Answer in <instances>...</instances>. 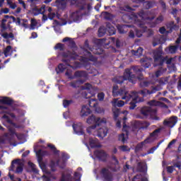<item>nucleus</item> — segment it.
Wrapping results in <instances>:
<instances>
[{
  "label": "nucleus",
  "instance_id": "obj_1",
  "mask_svg": "<svg viewBox=\"0 0 181 181\" xmlns=\"http://www.w3.org/2000/svg\"><path fill=\"white\" fill-rule=\"evenodd\" d=\"M39 145L36 144L34 146V151L36 153L37 157V160L40 168L45 175L42 176L43 181H51V180H56V177L51 174V172H54L56 170V167L58 166L60 168H64L66 166V160L69 158V156L65 153H61V158L54 163L52 161L50 165H47L42 162V156L47 155L46 151H42L39 150L37 151Z\"/></svg>",
  "mask_w": 181,
  "mask_h": 181
},
{
  "label": "nucleus",
  "instance_id": "obj_2",
  "mask_svg": "<svg viewBox=\"0 0 181 181\" xmlns=\"http://www.w3.org/2000/svg\"><path fill=\"white\" fill-rule=\"evenodd\" d=\"M112 95L114 97L124 95V96L122 97V99L125 100L126 103L132 100V102L130 103L131 106L129 107V109L131 110H133L136 107V103L141 102L138 93H134V92L128 93L127 90H122L120 92H118V86L116 85L113 86Z\"/></svg>",
  "mask_w": 181,
  "mask_h": 181
},
{
  "label": "nucleus",
  "instance_id": "obj_3",
  "mask_svg": "<svg viewBox=\"0 0 181 181\" xmlns=\"http://www.w3.org/2000/svg\"><path fill=\"white\" fill-rule=\"evenodd\" d=\"M64 57H69L71 58V59L69 60H64V64H60L58 65V70H59V72H63L64 70H66V75H69L71 70H74V69H77V67H79L80 65H78V63L75 62V64L73 65L74 63V59H77V57L76 56V52L73 53H69V54H63Z\"/></svg>",
  "mask_w": 181,
  "mask_h": 181
},
{
  "label": "nucleus",
  "instance_id": "obj_4",
  "mask_svg": "<svg viewBox=\"0 0 181 181\" xmlns=\"http://www.w3.org/2000/svg\"><path fill=\"white\" fill-rule=\"evenodd\" d=\"M86 123L91 126L87 128V132L89 134L96 132V129L107 124V119L105 117H98L95 115H91L88 117Z\"/></svg>",
  "mask_w": 181,
  "mask_h": 181
},
{
  "label": "nucleus",
  "instance_id": "obj_5",
  "mask_svg": "<svg viewBox=\"0 0 181 181\" xmlns=\"http://www.w3.org/2000/svg\"><path fill=\"white\" fill-rule=\"evenodd\" d=\"M132 70H133L134 73L136 74V76L134 75H131L130 70L126 69L123 77H119L117 83H122L124 81H129V82L134 83V81H135L136 78H138L139 80H142L141 73L143 71V69L140 68L139 66H135Z\"/></svg>",
  "mask_w": 181,
  "mask_h": 181
},
{
  "label": "nucleus",
  "instance_id": "obj_6",
  "mask_svg": "<svg viewBox=\"0 0 181 181\" xmlns=\"http://www.w3.org/2000/svg\"><path fill=\"white\" fill-rule=\"evenodd\" d=\"M148 105L151 107H145L141 110V113L145 117H148V115H153V114L156 113V110L153 108V107L161 106L162 103L158 101L151 100L148 102Z\"/></svg>",
  "mask_w": 181,
  "mask_h": 181
},
{
  "label": "nucleus",
  "instance_id": "obj_7",
  "mask_svg": "<svg viewBox=\"0 0 181 181\" xmlns=\"http://www.w3.org/2000/svg\"><path fill=\"white\" fill-rule=\"evenodd\" d=\"M163 54V53L162 51V48H159L158 50L154 52H153L154 62L158 65H162L165 62L167 64L172 63L173 58H170V59H168V58H163L162 57Z\"/></svg>",
  "mask_w": 181,
  "mask_h": 181
},
{
  "label": "nucleus",
  "instance_id": "obj_8",
  "mask_svg": "<svg viewBox=\"0 0 181 181\" xmlns=\"http://www.w3.org/2000/svg\"><path fill=\"white\" fill-rule=\"evenodd\" d=\"M108 133V128L106 127L105 124H102L100 127H98L96 129L95 132H93L90 134L94 136L97 135L99 138L103 139L105 138Z\"/></svg>",
  "mask_w": 181,
  "mask_h": 181
},
{
  "label": "nucleus",
  "instance_id": "obj_9",
  "mask_svg": "<svg viewBox=\"0 0 181 181\" xmlns=\"http://www.w3.org/2000/svg\"><path fill=\"white\" fill-rule=\"evenodd\" d=\"M158 133H159V130L153 131V133L150 134L148 139H146V140L144 142H142L141 144L137 146V148L140 149L143 148L146 144L153 142L156 139H157Z\"/></svg>",
  "mask_w": 181,
  "mask_h": 181
},
{
  "label": "nucleus",
  "instance_id": "obj_10",
  "mask_svg": "<svg viewBox=\"0 0 181 181\" xmlns=\"http://www.w3.org/2000/svg\"><path fill=\"white\" fill-rule=\"evenodd\" d=\"M23 161L21 159H16L11 162V170H16V173H21L23 170Z\"/></svg>",
  "mask_w": 181,
  "mask_h": 181
},
{
  "label": "nucleus",
  "instance_id": "obj_11",
  "mask_svg": "<svg viewBox=\"0 0 181 181\" xmlns=\"http://www.w3.org/2000/svg\"><path fill=\"white\" fill-rule=\"evenodd\" d=\"M112 168L110 167L103 168L102 171H100V175L103 177L105 181H112L113 175L112 173Z\"/></svg>",
  "mask_w": 181,
  "mask_h": 181
},
{
  "label": "nucleus",
  "instance_id": "obj_12",
  "mask_svg": "<svg viewBox=\"0 0 181 181\" xmlns=\"http://www.w3.org/2000/svg\"><path fill=\"white\" fill-rule=\"evenodd\" d=\"M6 18H11V21L15 22L17 26H21L25 29L29 28L28 21L26 19H21L20 18L16 19V18L12 16H6Z\"/></svg>",
  "mask_w": 181,
  "mask_h": 181
},
{
  "label": "nucleus",
  "instance_id": "obj_13",
  "mask_svg": "<svg viewBox=\"0 0 181 181\" xmlns=\"http://www.w3.org/2000/svg\"><path fill=\"white\" fill-rule=\"evenodd\" d=\"M80 171H82V168H78L77 172L75 173L74 178H71V175H69L66 176L62 175L61 181H81L80 178H81V174Z\"/></svg>",
  "mask_w": 181,
  "mask_h": 181
},
{
  "label": "nucleus",
  "instance_id": "obj_14",
  "mask_svg": "<svg viewBox=\"0 0 181 181\" xmlns=\"http://www.w3.org/2000/svg\"><path fill=\"white\" fill-rule=\"evenodd\" d=\"M68 1L72 4L76 3V0H57L55 1V4H54V6L58 9H64L66 7Z\"/></svg>",
  "mask_w": 181,
  "mask_h": 181
},
{
  "label": "nucleus",
  "instance_id": "obj_15",
  "mask_svg": "<svg viewBox=\"0 0 181 181\" xmlns=\"http://www.w3.org/2000/svg\"><path fill=\"white\" fill-rule=\"evenodd\" d=\"M130 129L129 127H127L125 124V122H123V133L119 136V140L123 142L124 144L127 143L128 139V131Z\"/></svg>",
  "mask_w": 181,
  "mask_h": 181
},
{
  "label": "nucleus",
  "instance_id": "obj_16",
  "mask_svg": "<svg viewBox=\"0 0 181 181\" xmlns=\"http://www.w3.org/2000/svg\"><path fill=\"white\" fill-rule=\"evenodd\" d=\"M179 27L171 23L169 25H167V29L164 27L160 28L159 32L160 34H168L172 33L173 30H178Z\"/></svg>",
  "mask_w": 181,
  "mask_h": 181
},
{
  "label": "nucleus",
  "instance_id": "obj_17",
  "mask_svg": "<svg viewBox=\"0 0 181 181\" xmlns=\"http://www.w3.org/2000/svg\"><path fill=\"white\" fill-rule=\"evenodd\" d=\"M73 129L75 134L82 135L83 134V127L81 122L74 123L73 124Z\"/></svg>",
  "mask_w": 181,
  "mask_h": 181
},
{
  "label": "nucleus",
  "instance_id": "obj_18",
  "mask_svg": "<svg viewBox=\"0 0 181 181\" xmlns=\"http://www.w3.org/2000/svg\"><path fill=\"white\" fill-rule=\"evenodd\" d=\"M98 104V102L96 99L92 98L89 101V105L91 107H94L97 112L98 113L104 112V109L97 107Z\"/></svg>",
  "mask_w": 181,
  "mask_h": 181
},
{
  "label": "nucleus",
  "instance_id": "obj_19",
  "mask_svg": "<svg viewBox=\"0 0 181 181\" xmlns=\"http://www.w3.org/2000/svg\"><path fill=\"white\" fill-rule=\"evenodd\" d=\"M82 89L87 90L88 91H89L92 96H93L95 95V93L98 90L97 88L93 87L90 83H85L82 87Z\"/></svg>",
  "mask_w": 181,
  "mask_h": 181
},
{
  "label": "nucleus",
  "instance_id": "obj_20",
  "mask_svg": "<svg viewBox=\"0 0 181 181\" xmlns=\"http://www.w3.org/2000/svg\"><path fill=\"white\" fill-rule=\"evenodd\" d=\"M177 122V117H172L168 120H165L164 124L168 126V127L173 128V127L175 125Z\"/></svg>",
  "mask_w": 181,
  "mask_h": 181
},
{
  "label": "nucleus",
  "instance_id": "obj_21",
  "mask_svg": "<svg viewBox=\"0 0 181 181\" xmlns=\"http://www.w3.org/2000/svg\"><path fill=\"white\" fill-rule=\"evenodd\" d=\"M81 16H82V13H81L80 11L73 12L70 15V19L74 22H78V21H80V19L81 18Z\"/></svg>",
  "mask_w": 181,
  "mask_h": 181
},
{
  "label": "nucleus",
  "instance_id": "obj_22",
  "mask_svg": "<svg viewBox=\"0 0 181 181\" xmlns=\"http://www.w3.org/2000/svg\"><path fill=\"white\" fill-rule=\"evenodd\" d=\"M134 21L138 25L141 26L144 23L145 16L143 13H141L134 18Z\"/></svg>",
  "mask_w": 181,
  "mask_h": 181
},
{
  "label": "nucleus",
  "instance_id": "obj_23",
  "mask_svg": "<svg viewBox=\"0 0 181 181\" xmlns=\"http://www.w3.org/2000/svg\"><path fill=\"white\" fill-rule=\"evenodd\" d=\"M94 155L102 160H105L107 158V154L101 150H98L95 151Z\"/></svg>",
  "mask_w": 181,
  "mask_h": 181
},
{
  "label": "nucleus",
  "instance_id": "obj_24",
  "mask_svg": "<svg viewBox=\"0 0 181 181\" xmlns=\"http://www.w3.org/2000/svg\"><path fill=\"white\" fill-rule=\"evenodd\" d=\"M45 11L47 12V7L45 5H43L40 8H35L33 9V13L35 16H37L38 14H43Z\"/></svg>",
  "mask_w": 181,
  "mask_h": 181
},
{
  "label": "nucleus",
  "instance_id": "obj_25",
  "mask_svg": "<svg viewBox=\"0 0 181 181\" xmlns=\"http://www.w3.org/2000/svg\"><path fill=\"white\" fill-rule=\"evenodd\" d=\"M89 144L91 148H97V147L100 146V144L98 139H95V137H90Z\"/></svg>",
  "mask_w": 181,
  "mask_h": 181
},
{
  "label": "nucleus",
  "instance_id": "obj_26",
  "mask_svg": "<svg viewBox=\"0 0 181 181\" xmlns=\"http://www.w3.org/2000/svg\"><path fill=\"white\" fill-rule=\"evenodd\" d=\"M91 113L90 109L88 106H83L81 111V117H88Z\"/></svg>",
  "mask_w": 181,
  "mask_h": 181
},
{
  "label": "nucleus",
  "instance_id": "obj_27",
  "mask_svg": "<svg viewBox=\"0 0 181 181\" xmlns=\"http://www.w3.org/2000/svg\"><path fill=\"white\" fill-rule=\"evenodd\" d=\"M8 130L10 131V134L13 136H16L18 140H23L25 139V135L24 134H18L14 129L8 128Z\"/></svg>",
  "mask_w": 181,
  "mask_h": 181
},
{
  "label": "nucleus",
  "instance_id": "obj_28",
  "mask_svg": "<svg viewBox=\"0 0 181 181\" xmlns=\"http://www.w3.org/2000/svg\"><path fill=\"white\" fill-rule=\"evenodd\" d=\"M133 181H148V176L146 174L143 175H137L133 179Z\"/></svg>",
  "mask_w": 181,
  "mask_h": 181
},
{
  "label": "nucleus",
  "instance_id": "obj_29",
  "mask_svg": "<svg viewBox=\"0 0 181 181\" xmlns=\"http://www.w3.org/2000/svg\"><path fill=\"white\" fill-rule=\"evenodd\" d=\"M47 12L48 13V17L51 21L56 17L57 12L51 7H47Z\"/></svg>",
  "mask_w": 181,
  "mask_h": 181
},
{
  "label": "nucleus",
  "instance_id": "obj_30",
  "mask_svg": "<svg viewBox=\"0 0 181 181\" xmlns=\"http://www.w3.org/2000/svg\"><path fill=\"white\" fill-rule=\"evenodd\" d=\"M112 105L115 107H122V106H124V105H125V103H124V101L122 100H118V99H113V100L112 101Z\"/></svg>",
  "mask_w": 181,
  "mask_h": 181
},
{
  "label": "nucleus",
  "instance_id": "obj_31",
  "mask_svg": "<svg viewBox=\"0 0 181 181\" xmlns=\"http://www.w3.org/2000/svg\"><path fill=\"white\" fill-rule=\"evenodd\" d=\"M142 65L144 66V69H148L152 63V59L148 58H145L141 60Z\"/></svg>",
  "mask_w": 181,
  "mask_h": 181
},
{
  "label": "nucleus",
  "instance_id": "obj_32",
  "mask_svg": "<svg viewBox=\"0 0 181 181\" xmlns=\"http://www.w3.org/2000/svg\"><path fill=\"white\" fill-rule=\"evenodd\" d=\"M28 171L30 173H35V174H37V173H38V170H37L35 164H33V163H32L30 161L28 162Z\"/></svg>",
  "mask_w": 181,
  "mask_h": 181
},
{
  "label": "nucleus",
  "instance_id": "obj_33",
  "mask_svg": "<svg viewBox=\"0 0 181 181\" xmlns=\"http://www.w3.org/2000/svg\"><path fill=\"white\" fill-rule=\"evenodd\" d=\"M129 25H118L117 30L120 34H124L127 33V29L129 28Z\"/></svg>",
  "mask_w": 181,
  "mask_h": 181
},
{
  "label": "nucleus",
  "instance_id": "obj_34",
  "mask_svg": "<svg viewBox=\"0 0 181 181\" xmlns=\"http://www.w3.org/2000/svg\"><path fill=\"white\" fill-rule=\"evenodd\" d=\"M177 48V47H176L175 45H172L171 47H169V48H166L165 51L167 54H174L175 53Z\"/></svg>",
  "mask_w": 181,
  "mask_h": 181
},
{
  "label": "nucleus",
  "instance_id": "obj_35",
  "mask_svg": "<svg viewBox=\"0 0 181 181\" xmlns=\"http://www.w3.org/2000/svg\"><path fill=\"white\" fill-rule=\"evenodd\" d=\"M12 47H11V45H8L4 51L6 57L11 56L12 54Z\"/></svg>",
  "mask_w": 181,
  "mask_h": 181
},
{
  "label": "nucleus",
  "instance_id": "obj_36",
  "mask_svg": "<svg viewBox=\"0 0 181 181\" xmlns=\"http://www.w3.org/2000/svg\"><path fill=\"white\" fill-rule=\"evenodd\" d=\"M12 100L9 98H0V104L11 105Z\"/></svg>",
  "mask_w": 181,
  "mask_h": 181
},
{
  "label": "nucleus",
  "instance_id": "obj_37",
  "mask_svg": "<svg viewBox=\"0 0 181 181\" xmlns=\"http://www.w3.org/2000/svg\"><path fill=\"white\" fill-rule=\"evenodd\" d=\"M3 118H4V119L6 120V122H7V123H8L10 124V127H16V124L12 122V121L9 118V116H8L7 115H5L3 117Z\"/></svg>",
  "mask_w": 181,
  "mask_h": 181
},
{
  "label": "nucleus",
  "instance_id": "obj_38",
  "mask_svg": "<svg viewBox=\"0 0 181 181\" xmlns=\"http://www.w3.org/2000/svg\"><path fill=\"white\" fill-rule=\"evenodd\" d=\"M7 1V5L11 9H16L17 8V4L13 3V0H6Z\"/></svg>",
  "mask_w": 181,
  "mask_h": 181
},
{
  "label": "nucleus",
  "instance_id": "obj_39",
  "mask_svg": "<svg viewBox=\"0 0 181 181\" xmlns=\"http://www.w3.org/2000/svg\"><path fill=\"white\" fill-rule=\"evenodd\" d=\"M143 128H144V127L142 126V124L139 122H136L132 127L133 131H135L136 129H143Z\"/></svg>",
  "mask_w": 181,
  "mask_h": 181
},
{
  "label": "nucleus",
  "instance_id": "obj_40",
  "mask_svg": "<svg viewBox=\"0 0 181 181\" xmlns=\"http://www.w3.org/2000/svg\"><path fill=\"white\" fill-rule=\"evenodd\" d=\"M107 31L108 32L110 35H113L115 34V28L113 26L107 25Z\"/></svg>",
  "mask_w": 181,
  "mask_h": 181
},
{
  "label": "nucleus",
  "instance_id": "obj_41",
  "mask_svg": "<svg viewBox=\"0 0 181 181\" xmlns=\"http://www.w3.org/2000/svg\"><path fill=\"white\" fill-rule=\"evenodd\" d=\"M107 30L105 27H100L98 30V35L99 37H103L106 33Z\"/></svg>",
  "mask_w": 181,
  "mask_h": 181
},
{
  "label": "nucleus",
  "instance_id": "obj_42",
  "mask_svg": "<svg viewBox=\"0 0 181 181\" xmlns=\"http://www.w3.org/2000/svg\"><path fill=\"white\" fill-rule=\"evenodd\" d=\"M18 4L22 6V8L24 9V10H26L28 8V5L26 4L25 1H24V0H18Z\"/></svg>",
  "mask_w": 181,
  "mask_h": 181
},
{
  "label": "nucleus",
  "instance_id": "obj_43",
  "mask_svg": "<svg viewBox=\"0 0 181 181\" xmlns=\"http://www.w3.org/2000/svg\"><path fill=\"white\" fill-rule=\"evenodd\" d=\"M162 89L161 85L160 84H156V86H152V90L151 93H156L158 90H160Z\"/></svg>",
  "mask_w": 181,
  "mask_h": 181
},
{
  "label": "nucleus",
  "instance_id": "obj_44",
  "mask_svg": "<svg viewBox=\"0 0 181 181\" xmlns=\"http://www.w3.org/2000/svg\"><path fill=\"white\" fill-rule=\"evenodd\" d=\"M143 50L144 49L141 47H139L137 51H133L132 53L137 57H140L142 55Z\"/></svg>",
  "mask_w": 181,
  "mask_h": 181
},
{
  "label": "nucleus",
  "instance_id": "obj_45",
  "mask_svg": "<svg viewBox=\"0 0 181 181\" xmlns=\"http://www.w3.org/2000/svg\"><path fill=\"white\" fill-rule=\"evenodd\" d=\"M69 42L70 45H71L73 47L75 46V42H74V40H70V37H64L63 40H62V42Z\"/></svg>",
  "mask_w": 181,
  "mask_h": 181
},
{
  "label": "nucleus",
  "instance_id": "obj_46",
  "mask_svg": "<svg viewBox=\"0 0 181 181\" xmlns=\"http://www.w3.org/2000/svg\"><path fill=\"white\" fill-rule=\"evenodd\" d=\"M112 112H113L115 118H117L119 117L120 114V111L119 109H117V107H114L112 108Z\"/></svg>",
  "mask_w": 181,
  "mask_h": 181
},
{
  "label": "nucleus",
  "instance_id": "obj_47",
  "mask_svg": "<svg viewBox=\"0 0 181 181\" xmlns=\"http://www.w3.org/2000/svg\"><path fill=\"white\" fill-rule=\"evenodd\" d=\"M36 26H37V21H35V19L32 18L31 23H30V30H35Z\"/></svg>",
  "mask_w": 181,
  "mask_h": 181
},
{
  "label": "nucleus",
  "instance_id": "obj_48",
  "mask_svg": "<svg viewBox=\"0 0 181 181\" xmlns=\"http://www.w3.org/2000/svg\"><path fill=\"white\" fill-rule=\"evenodd\" d=\"M10 12V9L8 8H1V11H0V15H2V14H7Z\"/></svg>",
  "mask_w": 181,
  "mask_h": 181
},
{
  "label": "nucleus",
  "instance_id": "obj_49",
  "mask_svg": "<svg viewBox=\"0 0 181 181\" xmlns=\"http://www.w3.org/2000/svg\"><path fill=\"white\" fill-rule=\"evenodd\" d=\"M71 86L73 87V88H77L78 86H80V81H73L71 83Z\"/></svg>",
  "mask_w": 181,
  "mask_h": 181
},
{
  "label": "nucleus",
  "instance_id": "obj_50",
  "mask_svg": "<svg viewBox=\"0 0 181 181\" xmlns=\"http://www.w3.org/2000/svg\"><path fill=\"white\" fill-rule=\"evenodd\" d=\"M98 98L100 101H103L105 98V93H103V92L98 93Z\"/></svg>",
  "mask_w": 181,
  "mask_h": 181
},
{
  "label": "nucleus",
  "instance_id": "obj_51",
  "mask_svg": "<svg viewBox=\"0 0 181 181\" xmlns=\"http://www.w3.org/2000/svg\"><path fill=\"white\" fill-rule=\"evenodd\" d=\"M71 103H72V101H71V100H64V101H63V106H64V107H68L69 105H71Z\"/></svg>",
  "mask_w": 181,
  "mask_h": 181
},
{
  "label": "nucleus",
  "instance_id": "obj_52",
  "mask_svg": "<svg viewBox=\"0 0 181 181\" xmlns=\"http://www.w3.org/2000/svg\"><path fill=\"white\" fill-rule=\"evenodd\" d=\"M75 75H76V76H78V77H82L84 76V72L83 71H76L75 73Z\"/></svg>",
  "mask_w": 181,
  "mask_h": 181
},
{
  "label": "nucleus",
  "instance_id": "obj_53",
  "mask_svg": "<svg viewBox=\"0 0 181 181\" xmlns=\"http://www.w3.org/2000/svg\"><path fill=\"white\" fill-rule=\"evenodd\" d=\"M64 48L63 44H57V46L55 47L56 49L62 50Z\"/></svg>",
  "mask_w": 181,
  "mask_h": 181
},
{
  "label": "nucleus",
  "instance_id": "obj_54",
  "mask_svg": "<svg viewBox=\"0 0 181 181\" xmlns=\"http://www.w3.org/2000/svg\"><path fill=\"white\" fill-rule=\"evenodd\" d=\"M173 170H174L173 166H168V167L167 168V172H168V173H173Z\"/></svg>",
  "mask_w": 181,
  "mask_h": 181
},
{
  "label": "nucleus",
  "instance_id": "obj_55",
  "mask_svg": "<svg viewBox=\"0 0 181 181\" xmlns=\"http://www.w3.org/2000/svg\"><path fill=\"white\" fill-rule=\"evenodd\" d=\"M163 16H160L156 19V23H160V22H163Z\"/></svg>",
  "mask_w": 181,
  "mask_h": 181
},
{
  "label": "nucleus",
  "instance_id": "obj_56",
  "mask_svg": "<svg viewBox=\"0 0 181 181\" xmlns=\"http://www.w3.org/2000/svg\"><path fill=\"white\" fill-rule=\"evenodd\" d=\"M48 147H49L52 150L53 153H56V148L54 147V145L49 144Z\"/></svg>",
  "mask_w": 181,
  "mask_h": 181
},
{
  "label": "nucleus",
  "instance_id": "obj_57",
  "mask_svg": "<svg viewBox=\"0 0 181 181\" xmlns=\"http://www.w3.org/2000/svg\"><path fill=\"white\" fill-rule=\"evenodd\" d=\"M21 11H22V8L18 7V8L16 9L14 13H15V14H18V13H21Z\"/></svg>",
  "mask_w": 181,
  "mask_h": 181
},
{
  "label": "nucleus",
  "instance_id": "obj_58",
  "mask_svg": "<svg viewBox=\"0 0 181 181\" xmlns=\"http://www.w3.org/2000/svg\"><path fill=\"white\" fill-rule=\"evenodd\" d=\"M179 3V0H170V4L173 5H176Z\"/></svg>",
  "mask_w": 181,
  "mask_h": 181
},
{
  "label": "nucleus",
  "instance_id": "obj_59",
  "mask_svg": "<svg viewBox=\"0 0 181 181\" xmlns=\"http://www.w3.org/2000/svg\"><path fill=\"white\" fill-rule=\"evenodd\" d=\"M120 149L122 151H129V148L128 147L125 146H121Z\"/></svg>",
  "mask_w": 181,
  "mask_h": 181
},
{
  "label": "nucleus",
  "instance_id": "obj_60",
  "mask_svg": "<svg viewBox=\"0 0 181 181\" xmlns=\"http://www.w3.org/2000/svg\"><path fill=\"white\" fill-rule=\"evenodd\" d=\"M156 149H157L156 147L152 148L151 149H150V150L148 151V152H147V154L153 153L154 151H155Z\"/></svg>",
  "mask_w": 181,
  "mask_h": 181
},
{
  "label": "nucleus",
  "instance_id": "obj_61",
  "mask_svg": "<svg viewBox=\"0 0 181 181\" xmlns=\"http://www.w3.org/2000/svg\"><path fill=\"white\" fill-rule=\"evenodd\" d=\"M150 83H151V82H148V81H144L143 84H142V86H144V87H147L150 85Z\"/></svg>",
  "mask_w": 181,
  "mask_h": 181
},
{
  "label": "nucleus",
  "instance_id": "obj_62",
  "mask_svg": "<svg viewBox=\"0 0 181 181\" xmlns=\"http://www.w3.org/2000/svg\"><path fill=\"white\" fill-rule=\"evenodd\" d=\"M176 142V140H172V141L168 144V148H170Z\"/></svg>",
  "mask_w": 181,
  "mask_h": 181
},
{
  "label": "nucleus",
  "instance_id": "obj_63",
  "mask_svg": "<svg viewBox=\"0 0 181 181\" xmlns=\"http://www.w3.org/2000/svg\"><path fill=\"white\" fill-rule=\"evenodd\" d=\"M136 35L138 37H141L142 36V33H141V31L136 30Z\"/></svg>",
  "mask_w": 181,
  "mask_h": 181
},
{
  "label": "nucleus",
  "instance_id": "obj_64",
  "mask_svg": "<svg viewBox=\"0 0 181 181\" xmlns=\"http://www.w3.org/2000/svg\"><path fill=\"white\" fill-rule=\"evenodd\" d=\"M181 41V30L178 39L176 40V43L178 44Z\"/></svg>",
  "mask_w": 181,
  "mask_h": 181
}]
</instances>
